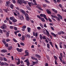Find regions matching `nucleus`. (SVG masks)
Returning a JSON list of instances; mask_svg holds the SVG:
<instances>
[{"mask_svg": "<svg viewBox=\"0 0 66 66\" xmlns=\"http://www.w3.org/2000/svg\"><path fill=\"white\" fill-rule=\"evenodd\" d=\"M18 0V2L19 4H22V3H24V4H26L27 3L24 0Z\"/></svg>", "mask_w": 66, "mask_h": 66, "instance_id": "obj_1", "label": "nucleus"}, {"mask_svg": "<svg viewBox=\"0 0 66 66\" xmlns=\"http://www.w3.org/2000/svg\"><path fill=\"white\" fill-rule=\"evenodd\" d=\"M18 19H20L21 20H24V18L23 16L21 15H20L18 16Z\"/></svg>", "mask_w": 66, "mask_h": 66, "instance_id": "obj_2", "label": "nucleus"}, {"mask_svg": "<svg viewBox=\"0 0 66 66\" xmlns=\"http://www.w3.org/2000/svg\"><path fill=\"white\" fill-rule=\"evenodd\" d=\"M60 57L59 56V58L60 60L61 61H62V59H63V54L62 53H60Z\"/></svg>", "mask_w": 66, "mask_h": 66, "instance_id": "obj_3", "label": "nucleus"}, {"mask_svg": "<svg viewBox=\"0 0 66 66\" xmlns=\"http://www.w3.org/2000/svg\"><path fill=\"white\" fill-rule=\"evenodd\" d=\"M24 62H26V63H27V65L28 66H29V65H30V63H29V61L28 60V59L27 58L26 60H25Z\"/></svg>", "mask_w": 66, "mask_h": 66, "instance_id": "obj_4", "label": "nucleus"}, {"mask_svg": "<svg viewBox=\"0 0 66 66\" xmlns=\"http://www.w3.org/2000/svg\"><path fill=\"white\" fill-rule=\"evenodd\" d=\"M18 51V52H22L23 51V50L22 49H20L19 48H17L16 49Z\"/></svg>", "mask_w": 66, "mask_h": 66, "instance_id": "obj_5", "label": "nucleus"}, {"mask_svg": "<svg viewBox=\"0 0 66 66\" xmlns=\"http://www.w3.org/2000/svg\"><path fill=\"white\" fill-rule=\"evenodd\" d=\"M25 36L26 38H30L31 37L30 35L29 34L25 35Z\"/></svg>", "mask_w": 66, "mask_h": 66, "instance_id": "obj_6", "label": "nucleus"}, {"mask_svg": "<svg viewBox=\"0 0 66 66\" xmlns=\"http://www.w3.org/2000/svg\"><path fill=\"white\" fill-rule=\"evenodd\" d=\"M5 27H6V25H5V24H3L2 26H1V29H3V30L4 29H5Z\"/></svg>", "mask_w": 66, "mask_h": 66, "instance_id": "obj_7", "label": "nucleus"}, {"mask_svg": "<svg viewBox=\"0 0 66 66\" xmlns=\"http://www.w3.org/2000/svg\"><path fill=\"white\" fill-rule=\"evenodd\" d=\"M46 11L47 12V13L48 14H52L51 12L50 11L49 9L46 10Z\"/></svg>", "mask_w": 66, "mask_h": 66, "instance_id": "obj_8", "label": "nucleus"}, {"mask_svg": "<svg viewBox=\"0 0 66 66\" xmlns=\"http://www.w3.org/2000/svg\"><path fill=\"white\" fill-rule=\"evenodd\" d=\"M20 39L22 40H24L25 39V37L23 35L22 37L20 38Z\"/></svg>", "mask_w": 66, "mask_h": 66, "instance_id": "obj_9", "label": "nucleus"}, {"mask_svg": "<svg viewBox=\"0 0 66 66\" xmlns=\"http://www.w3.org/2000/svg\"><path fill=\"white\" fill-rule=\"evenodd\" d=\"M25 54L26 55H24V56H28L29 55V53L28 52V50H26L25 51Z\"/></svg>", "mask_w": 66, "mask_h": 66, "instance_id": "obj_10", "label": "nucleus"}, {"mask_svg": "<svg viewBox=\"0 0 66 66\" xmlns=\"http://www.w3.org/2000/svg\"><path fill=\"white\" fill-rule=\"evenodd\" d=\"M40 19H41V20L42 21V22H45V21H46L44 19V18H41Z\"/></svg>", "mask_w": 66, "mask_h": 66, "instance_id": "obj_11", "label": "nucleus"}, {"mask_svg": "<svg viewBox=\"0 0 66 66\" xmlns=\"http://www.w3.org/2000/svg\"><path fill=\"white\" fill-rule=\"evenodd\" d=\"M35 56L37 58H40L41 57L39 55L37 54H36L35 55Z\"/></svg>", "mask_w": 66, "mask_h": 66, "instance_id": "obj_12", "label": "nucleus"}, {"mask_svg": "<svg viewBox=\"0 0 66 66\" xmlns=\"http://www.w3.org/2000/svg\"><path fill=\"white\" fill-rule=\"evenodd\" d=\"M57 16H58L59 18H60L61 19H63V17L60 14H58L57 15Z\"/></svg>", "mask_w": 66, "mask_h": 66, "instance_id": "obj_13", "label": "nucleus"}, {"mask_svg": "<svg viewBox=\"0 0 66 66\" xmlns=\"http://www.w3.org/2000/svg\"><path fill=\"white\" fill-rule=\"evenodd\" d=\"M1 52H3L4 53H5V52H7V50H1Z\"/></svg>", "mask_w": 66, "mask_h": 66, "instance_id": "obj_14", "label": "nucleus"}, {"mask_svg": "<svg viewBox=\"0 0 66 66\" xmlns=\"http://www.w3.org/2000/svg\"><path fill=\"white\" fill-rule=\"evenodd\" d=\"M18 62H16V63L17 64V65H19L20 64V59H18Z\"/></svg>", "mask_w": 66, "mask_h": 66, "instance_id": "obj_15", "label": "nucleus"}, {"mask_svg": "<svg viewBox=\"0 0 66 66\" xmlns=\"http://www.w3.org/2000/svg\"><path fill=\"white\" fill-rule=\"evenodd\" d=\"M45 31L46 33H47V36H49V35H50L49 34V32L47 31V29H45Z\"/></svg>", "mask_w": 66, "mask_h": 66, "instance_id": "obj_16", "label": "nucleus"}, {"mask_svg": "<svg viewBox=\"0 0 66 66\" xmlns=\"http://www.w3.org/2000/svg\"><path fill=\"white\" fill-rule=\"evenodd\" d=\"M51 34L53 36H54V37H56V35L55 34H54L53 33L51 32Z\"/></svg>", "mask_w": 66, "mask_h": 66, "instance_id": "obj_17", "label": "nucleus"}, {"mask_svg": "<svg viewBox=\"0 0 66 66\" xmlns=\"http://www.w3.org/2000/svg\"><path fill=\"white\" fill-rule=\"evenodd\" d=\"M10 7L11 8V9H13L14 8V6L12 4H11L10 6Z\"/></svg>", "mask_w": 66, "mask_h": 66, "instance_id": "obj_18", "label": "nucleus"}, {"mask_svg": "<svg viewBox=\"0 0 66 66\" xmlns=\"http://www.w3.org/2000/svg\"><path fill=\"white\" fill-rule=\"evenodd\" d=\"M36 7H37V8L38 9H39V10H41V11H43V9H42L41 7H40L39 6H36Z\"/></svg>", "mask_w": 66, "mask_h": 66, "instance_id": "obj_19", "label": "nucleus"}, {"mask_svg": "<svg viewBox=\"0 0 66 66\" xmlns=\"http://www.w3.org/2000/svg\"><path fill=\"white\" fill-rule=\"evenodd\" d=\"M52 11H53V12H55V13H57V11L55 9H52Z\"/></svg>", "mask_w": 66, "mask_h": 66, "instance_id": "obj_20", "label": "nucleus"}, {"mask_svg": "<svg viewBox=\"0 0 66 66\" xmlns=\"http://www.w3.org/2000/svg\"><path fill=\"white\" fill-rule=\"evenodd\" d=\"M39 38H40V39L41 40H43V36H42V35L41 34L40 35Z\"/></svg>", "mask_w": 66, "mask_h": 66, "instance_id": "obj_21", "label": "nucleus"}, {"mask_svg": "<svg viewBox=\"0 0 66 66\" xmlns=\"http://www.w3.org/2000/svg\"><path fill=\"white\" fill-rule=\"evenodd\" d=\"M15 12L18 15V16H20V13H19V11H16Z\"/></svg>", "mask_w": 66, "mask_h": 66, "instance_id": "obj_22", "label": "nucleus"}, {"mask_svg": "<svg viewBox=\"0 0 66 66\" xmlns=\"http://www.w3.org/2000/svg\"><path fill=\"white\" fill-rule=\"evenodd\" d=\"M25 16H26V17H28L29 16V15H28V14L26 13L25 12V13H24Z\"/></svg>", "mask_w": 66, "mask_h": 66, "instance_id": "obj_23", "label": "nucleus"}, {"mask_svg": "<svg viewBox=\"0 0 66 66\" xmlns=\"http://www.w3.org/2000/svg\"><path fill=\"white\" fill-rule=\"evenodd\" d=\"M10 20H12L13 21V20H14V19H15V18H14V17L13 16L12 17H10Z\"/></svg>", "mask_w": 66, "mask_h": 66, "instance_id": "obj_24", "label": "nucleus"}, {"mask_svg": "<svg viewBox=\"0 0 66 66\" xmlns=\"http://www.w3.org/2000/svg\"><path fill=\"white\" fill-rule=\"evenodd\" d=\"M26 8L28 10H31V8L29 6H26Z\"/></svg>", "mask_w": 66, "mask_h": 66, "instance_id": "obj_25", "label": "nucleus"}, {"mask_svg": "<svg viewBox=\"0 0 66 66\" xmlns=\"http://www.w3.org/2000/svg\"><path fill=\"white\" fill-rule=\"evenodd\" d=\"M10 34V31H8V32H7L6 33V36H7V37H8L9 36V34Z\"/></svg>", "mask_w": 66, "mask_h": 66, "instance_id": "obj_26", "label": "nucleus"}, {"mask_svg": "<svg viewBox=\"0 0 66 66\" xmlns=\"http://www.w3.org/2000/svg\"><path fill=\"white\" fill-rule=\"evenodd\" d=\"M39 25L40 27H41V28H42V29L44 28V26H43V25L42 24V23H40Z\"/></svg>", "mask_w": 66, "mask_h": 66, "instance_id": "obj_27", "label": "nucleus"}, {"mask_svg": "<svg viewBox=\"0 0 66 66\" xmlns=\"http://www.w3.org/2000/svg\"><path fill=\"white\" fill-rule=\"evenodd\" d=\"M5 65V63L3 62H2L1 63V64H0V65L1 66H4Z\"/></svg>", "mask_w": 66, "mask_h": 66, "instance_id": "obj_28", "label": "nucleus"}, {"mask_svg": "<svg viewBox=\"0 0 66 66\" xmlns=\"http://www.w3.org/2000/svg\"><path fill=\"white\" fill-rule=\"evenodd\" d=\"M12 49V47L11 46H10L8 47V50H11Z\"/></svg>", "mask_w": 66, "mask_h": 66, "instance_id": "obj_29", "label": "nucleus"}, {"mask_svg": "<svg viewBox=\"0 0 66 66\" xmlns=\"http://www.w3.org/2000/svg\"><path fill=\"white\" fill-rule=\"evenodd\" d=\"M20 12H21L22 13H23V14H24L25 12L22 9H21L20 10Z\"/></svg>", "mask_w": 66, "mask_h": 66, "instance_id": "obj_30", "label": "nucleus"}, {"mask_svg": "<svg viewBox=\"0 0 66 66\" xmlns=\"http://www.w3.org/2000/svg\"><path fill=\"white\" fill-rule=\"evenodd\" d=\"M47 47L48 49H50V44H47Z\"/></svg>", "mask_w": 66, "mask_h": 66, "instance_id": "obj_31", "label": "nucleus"}, {"mask_svg": "<svg viewBox=\"0 0 66 66\" xmlns=\"http://www.w3.org/2000/svg\"><path fill=\"white\" fill-rule=\"evenodd\" d=\"M16 21L17 20H16V19H15V18L14 19V20H13L12 21L13 22H16Z\"/></svg>", "mask_w": 66, "mask_h": 66, "instance_id": "obj_32", "label": "nucleus"}, {"mask_svg": "<svg viewBox=\"0 0 66 66\" xmlns=\"http://www.w3.org/2000/svg\"><path fill=\"white\" fill-rule=\"evenodd\" d=\"M6 3L8 5H9V4H10L11 2H6Z\"/></svg>", "mask_w": 66, "mask_h": 66, "instance_id": "obj_33", "label": "nucleus"}, {"mask_svg": "<svg viewBox=\"0 0 66 66\" xmlns=\"http://www.w3.org/2000/svg\"><path fill=\"white\" fill-rule=\"evenodd\" d=\"M26 19L27 21H29V16H28V17H26Z\"/></svg>", "mask_w": 66, "mask_h": 66, "instance_id": "obj_34", "label": "nucleus"}, {"mask_svg": "<svg viewBox=\"0 0 66 66\" xmlns=\"http://www.w3.org/2000/svg\"><path fill=\"white\" fill-rule=\"evenodd\" d=\"M27 30L28 32H30V28H27Z\"/></svg>", "mask_w": 66, "mask_h": 66, "instance_id": "obj_35", "label": "nucleus"}, {"mask_svg": "<svg viewBox=\"0 0 66 66\" xmlns=\"http://www.w3.org/2000/svg\"><path fill=\"white\" fill-rule=\"evenodd\" d=\"M3 59H4V61H5L6 62V61H7V59H6V58L5 57H4L3 58Z\"/></svg>", "mask_w": 66, "mask_h": 66, "instance_id": "obj_36", "label": "nucleus"}, {"mask_svg": "<svg viewBox=\"0 0 66 66\" xmlns=\"http://www.w3.org/2000/svg\"><path fill=\"white\" fill-rule=\"evenodd\" d=\"M9 23L10 24H12L13 23H12V22L10 20H9Z\"/></svg>", "mask_w": 66, "mask_h": 66, "instance_id": "obj_37", "label": "nucleus"}, {"mask_svg": "<svg viewBox=\"0 0 66 66\" xmlns=\"http://www.w3.org/2000/svg\"><path fill=\"white\" fill-rule=\"evenodd\" d=\"M46 36H43V39H46L47 38L46 37Z\"/></svg>", "mask_w": 66, "mask_h": 66, "instance_id": "obj_38", "label": "nucleus"}, {"mask_svg": "<svg viewBox=\"0 0 66 66\" xmlns=\"http://www.w3.org/2000/svg\"><path fill=\"white\" fill-rule=\"evenodd\" d=\"M13 41L14 42H16V43H17V40H16L14 38H13Z\"/></svg>", "mask_w": 66, "mask_h": 66, "instance_id": "obj_39", "label": "nucleus"}, {"mask_svg": "<svg viewBox=\"0 0 66 66\" xmlns=\"http://www.w3.org/2000/svg\"><path fill=\"white\" fill-rule=\"evenodd\" d=\"M31 59H32V60H35V59H36V58H35L34 57H33V56H32L31 57Z\"/></svg>", "mask_w": 66, "mask_h": 66, "instance_id": "obj_40", "label": "nucleus"}, {"mask_svg": "<svg viewBox=\"0 0 66 66\" xmlns=\"http://www.w3.org/2000/svg\"><path fill=\"white\" fill-rule=\"evenodd\" d=\"M20 45H22V46H24V43H23L22 42H21L20 43Z\"/></svg>", "mask_w": 66, "mask_h": 66, "instance_id": "obj_41", "label": "nucleus"}, {"mask_svg": "<svg viewBox=\"0 0 66 66\" xmlns=\"http://www.w3.org/2000/svg\"><path fill=\"white\" fill-rule=\"evenodd\" d=\"M47 3H50V2L47 0H44Z\"/></svg>", "mask_w": 66, "mask_h": 66, "instance_id": "obj_42", "label": "nucleus"}, {"mask_svg": "<svg viewBox=\"0 0 66 66\" xmlns=\"http://www.w3.org/2000/svg\"><path fill=\"white\" fill-rule=\"evenodd\" d=\"M2 42L3 43L4 45H5V44H6V42H5V40H3Z\"/></svg>", "mask_w": 66, "mask_h": 66, "instance_id": "obj_43", "label": "nucleus"}, {"mask_svg": "<svg viewBox=\"0 0 66 66\" xmlns=\"http://www.w3.org/2000/svg\"><path fill=\"white\" fill-rule=\"evenodd\" d=\"M57 2L60 3L61 1V0H56Z\"/></svg>", "mask_w": 66, "mask_h": 66, "instance_id": "obj_44", "label": "nucleus"}, {"mask_svg": "<svg viewBox=\"0 0 66 66\" xmlns=\"http://www.w3.org/2000/svg\"><path fill=\"white\" fill-rule=\"evenodd\" d=\"M20 63H21V64H23H23H24V63H23V61H20Z\"/></svg>", "mask_w": 66, "mask_h": 66, "instance_id": "obj_45", "label": "nucleus"}, {"mask_svg": "<svg viewBox=\"0 0 66 66\" xmlns=\"http://www.w3.org/2000/svg\"><path fill=\"white\" fill-rule=\"evenodd\" d=\"M35 60L36 61V63H38V60H37V58L35 59Z\"/></svg>", "mask_w": 66, "mask_h": 66, "instance_id": "obj_46", "label": "nucleus"}, {"mask_svg": "<svg viewBox=\"0 0 66 66\" xmlns=\"http://www.w3.org/2000/svg\"><path fill=\"white\" fill-rule=\"evenodd\" d=\"M12 1L13 3H16V1L15 0H12Z\"/></svg>", "mask_w": 66, "mask_h": 66, "instance_id": "obj_47", "label": "nucleus"}, {"mask_svg": "<svg viewBox=\"0 0 66 66\" xmlns=\"http://www.w3.org/2000/svg\"><path fill=\"white\" fill-rule=\"evenodd\" d=\"M47 6V5L45 4H43V7H46Z\"/></svg>", "mask_w": 66, "mask_h": 66, "instance_id": "obj_48", "label": "nucleus"}, {"mask_svg": "<svg viewBox=\"0 0 66 66\" xmlns=\"http://www.w3.org/2000/svg\"><path fill=\"white\" fill-rule=\"evenodd\" d=\"M14 29L15 30V31H17V28L16 27H14Z\"/></svg>", "mask_w": 66, "mask_h": 66, "instance_id": "obj_49", "label": "nucleus"}, {"mask_svg": "<svg viewBox=\"0 0 66 66\" xmlns=\"http://www.w3.org/2000/svg\"><path fill=\"white\" fill-rule=\"evenodd\" d=\"M62 63H63V64H66V62H65L64 61H63Z\"/></svg>", "mask_w": 66, "mask_h": 66, "instance_id": "obj_50", "label": "nucleus"}, {"mask_svg": "<svg viewBox=\"0 0 66 66\" xmlns=\"http://www.w3.org/2000/svg\"><path fill=\"white\" fill-rule=\"evenodd\" d=\"M37 28L38 30H40L41 29V28L39 27H37Z\"/></svg>", "mask_w": 66, "mask_h": 66, "instance_id": "obj_51", "label": "nucleus"}, {"mask_svg": "<svg viewBox=\"0 0 66 66\" xmlns=\"http://www.w3.org/2000/svg\"><path fill=\"white\" fill-rule=\"evenodd\" d=\"M58 34H59V35H60L61 34H62V31H61L59 32L58 33Z\"/></svg>", "mask_w": 66, "mask_h": 66, "instance_id": "obj_52", "label": "nucleus"}, {"mask_svg": "<svg viewBox=\"0 0 66 66\" xmlns=\"http://www.w3.org/2000/svg\"><path fill=\"white\" fill-rule=\"evenodd\" d=\"M15 7L16 8V10H18V11L19 10V8L18 7Z\"/></svg>", "mask_w": 66, "mask_h": 66, "instance_id": "obj_53", "label": "nucleus"}, {"mask_svg": "<svg viewBox=\"0 0 66 66\" xmlns=\"http://www.w3.org/2000/svg\"><path fill=\"white\" fill-rule=\"evenodd\" d=\"M51 16L53 18H55V16L53 15H51Z\"/></svg>", "mask_w": 66, "mask_h": 66, "instance_id": "obj_54", "label": "nucleus"}, {"mask_svg": "<svg viewBox=\"0 0 66 66\" xmlns=\"http://www.w3.org/2000/svg\"><path fill=\"white\" fill-rule=\"evenodd\" d=\"M13 13L14 14V15H15V16H17V14L15 12H13Z\"/></svg>", "mask_w": 66, "mask_h": 66, "instance_id": "obj_55", "label": "nucleus"}, {"mask_svg": "<svg viewBox=\"0 0 66 66\" xmlns=\"http://www.w3.org/2000/svg\"><path fill=\"white\" fill-rule=\"evenodd\" d=\"M26 28V26H24L22 27V28L23 29H25Z\"/></svg>", "mask_w": 66, "mask_h": 66, "instance_id": "obj_56", "label": "nucleus"}, {"mask_svg": "<svg viewBox=\"0 0 66 66\" xmlns=\"http://www.w3.org/2000/svg\"><path fill=\"white\" fill-rule=\"evenodd\" d=\"M0 33L1 34H3V32H2V30L0 29Z\"/></svg>", "mask_w": 66, "mask_h": 66, "instance_id": "obj_57", "label": "nucleus"}, {"mask_svg": "<svg viewBox=\"0 0 66 66\" xmlns=\"http://www.w3.org/2000/svg\"><path fill=\"white\" fill-rule=\"evenodd\" d=\"M5 44V46H6V47H9V46H8V44L7 43Z\"/></svg>", "mask_w": 66, "mask_h": 66, "instance_id": "obj_58", "label": "nucleus"}, {"mask_svg": "<svg viewBox=\"0 0 66 66\" xmlns=\"http://www.w3.org/2000/svg\"><path fill=\"white\" fill-rule=\"evenodd\" d=\"M48 20L50 22H52V20H51L50 18H48Z\"/></svg>", "mask_w": 66, "mask_h": 66, "instance_id": "obj_59", "label": "nucleus"}, {"mask_svg": "<svg viewBox=\"0 0 66 66\" xmlns=\"http://www.w3.org/2000/svg\"><path fill=\"white\" fill-rule=\"evenodd\" d=\"M33 34L34 36H35L36 35V34L35 33V32H33Z\"/></svg>", "mask_w": 66, "mask_h": 66, "instance_id": "obj_60", "label": "nucleus"}, {"mask_svg": "<svg viewBox=\"0 0 66 66\" xmlns=\"http://www.w3.org/2000/svg\"><path fill=\"white\" fill-rule=\"evenodd\" d=\"M43 17L44 18H45L46 17V15L45 14H43Z\"/></svg>", "mask_w": 66, "mask_h": 66, "instance_id": "obj_61", "label": "nucleus"}, {"mask_svg": "<svg viewBox=\"0 0 66 66\" xmlns=\"http://www.w3.org/2000/svg\"><path fill=\"white\" fill-rule=\"evenodd\" d=\"M40 16H41V17H43V14H40Z\"/></svg>", "mask_w": 66, "mask_h": 66, "instance_id": "obj_62", "label": "nucleus"}, {"mask_svg": "<svg viewBox=\"0 0 66 66\" xmlns=\"http://www.w3.org/2000/svg\"><path fill=\"white\" fill-rule=\"evenodd\" d=\"M18 36L20 37V36H21V35L20 34H18Z\"/></svg>", "mask_w": 66, "mask_h": 66, "instance_id": "obj_63", "label": "nucleus"}, {"mask_svg": "<svg viewBox=\"0 0 66 66\" xmlns=\"http://www.w3.org/2000/svg\"><path fill=\"white\" fill-rule=\"evenodd\" d=\"M48 63H46L45 64V66H48Z\"/></svg>", "mask_w": 66, "mask_h": 66, "instance_id": "obj_64", "label": "nucleus"}]
</instances>
